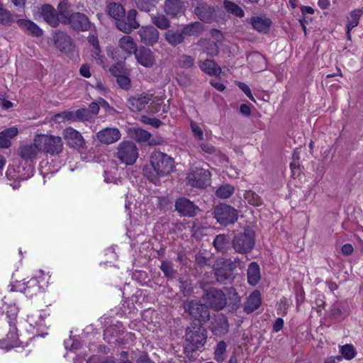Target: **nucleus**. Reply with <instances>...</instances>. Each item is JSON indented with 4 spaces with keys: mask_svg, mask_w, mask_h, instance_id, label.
<instances>
[{
    "mask_svg": "<svg viewBox=\"0 0 363 363\" xmlns=\"http://www.w3.org/2000/svg\"><path fill=\"white\" fill-rule=\"evenodd\" d=\"M175 210L183 216L194 217L200 211L199 206L185 197H180L175 201Z\"/></svg>",
    "mask_w": 363,
    "mask_h": 363,
    "instance_id": "2eb2a0df",
    "label": "nucleus"
},
{
    "mask_svg": "<svg viewBox=\"0 0 363 363\" xmlns=\"http://www.w3.org/2000/svg\"><path fill=\"white\" fill-rule=\"evenodd\" d=\"M231 245L235 252L241 255L250 253L255 246V232L252 228L246 226L242 232L234 235Z\"/></svg>",
    "mask_w": 363,
    "mask_h": 363,
    "instance_id": "7ed1b4c3",
    "label": "nucleus"
},
{
    "mask_svg": "<svg viewBox=\"0 0 363 363\" xmlns=\"http://www.w3.org/2000/svg\"><path fill=\"white\" fill-rule=\"evenodd\" d=\"M195 60L193 57L188 55H181L177 60L178 65L181 68L189 69L194 66Z\"/></svg>",
    "mask_w": 363,
    "mask_h": 363,
    "instance_id": "603ef678",
    "label": "nucleus"
},
{
    "mask_svg": "<svg viewBox=\"0 0 363 363\" xmlns=\"http://www.w3.org/2000/svg\"><path fill=\"white\" fill-rule=\"evenodd\" d=\"M247 282L251 286H256L261 279L260 267L256 262L249 264L247 270Z\"/></svg>",
    "mask_w": 363,
    "mask_h": 363,
    "instance_id": "7c9ffc66",
    "label": "nucleus"
},
{
    "mask_svg": "<svg viewBox=\"0 0 363 363\" xmlns=\"http://www.w3.org/2000/svg\"><path fill=\"white\" fill-rule=\"evenodd\" d=\"M40 13L45 21L50 26L56 28L59 26L60 17L58 16L57 11L50 4L43 5Z\"/></svg>",
    "mask_w": 363,
    "mask_h": 363,
    "instance_id": "a878e982",
    "label": "nucleus"
},
{
    "mask_svg": "<svg viewBox=\"0 0 363 363\" xmlns=\"http://www.w3.org/2000/svg\"><path fill=\"white\" fill-rule=\"evenodd\" d=\"M207 340V330L203 324L191 322L186 328L185 332L184 352L188 355L203 347Z\"/></svg>",
    "mask_w": 363,
    "mask_h": 363,
    "instance_id": "f03ea898",
    "label": "nucleus"
},
{
    "mask_svg": "<svg viewBox=\"0 0 363 363\" xmlns=\"http://www.w3.org/2000/svg\"><path fill=\"white\" fill-rule=\"evenodd\" d=\"M69 4L65 0L60 1L57 6V14L60 17V22L65 24V21H67L69 18L72 16V13L69 9Z\"/></svg>",
    "mask_w": 363,
    "mask_h": 363,
    "instance_id": "ea45409f",
    "label": "nucleus"
},
{
    "mask_svg": "<svg viewBox=\"0 0 363 363\" xmlns=\"http://www.w3.org/2000/svg\"><path fill=\"white\" fill-rule=\"evenodd\" d=\"M138 35L140 38V41L150 46H152L159 40L160 33L157 28L152 26H143L138 30Z\"/></svg>",
    "mask_w": 363,
    "mask_h": 363,
    "instance_id": "412c9836",
    "label": "nucleus"
},
{
    "mask_svg": "<svg viewBox=\"0 0 363 363\" xmlns=\"http://www.w3.org/2000/svg\"><path fill=\"white\" fill-rule=\"evenodd\" d=\"M225 297L227 298V307L229 312L236 311L240 306L241 298L234 287H224Z\"/></svg>",
    "mask_w": 363,
    "mask_h": 363,
    "instance_id": "b1692460",
    "label": "nucleus"
},
{
    "mask_svg": "<svg viewBox=\"0 0 363 363\" xmlns=\"http://www.w3.org/2000/svg\"><path fill=\"white\" fill-rule=\"evenodd\" d=\"M174 159L166 153L154 151L150 155V164L143 169L144 177L155 185L160 184V178L169 174L174 169Z\"/></svg>",
    "mask_w": 363,
    "mask_h": 363,
    "instance_id": "f257e3e1",
    "label": "nucleus"
},
{
    "mask_svg": "<svg viewBox=\"0 0 363 363\" xmlns=\"http://www.w3.org/2000/svg\"><path fill=\"white\" fill-rule=\"evenodd\" d=\"M184 37L199 36L203 31V25L200 22H194L185 25L182 29Z\"/></svg>",
    "mask_w": 363,
    "mask_h": 363,
    "instance_id": "f704fd0d",
    "label": "nucleus"
},
{
    "mask_svg": "<svg viewBox=\"0 0 363 363\" xmlns=\"http://www.w3.org/2000/svg\"><path fill=\"white\" fill-rule=\"evenodd\" d=\"M77 121H88L90 118V111L87 108H79L74 111Z\"/></svg>",
    "mask_w": 363,
    "mask_h": 363,
    "instance_id": "4d7b16f0",
    "label": "nucleus"
},
{
    "mask_svg": "<svg viewBox=\"0 0 363 363\" xmlns=\"http://www.w3.org/2000/svg\"><path fill=\"white\" fill-rule=\"evenodd\" d=\"M213 270L216 281L220 284H230L236 277L234 264L230 258L217 259L213 264Z\"/></svg>",
    "mask_w": 363,
    "mask_h": 363,
    "instance_id": "20e7f679",
    "label": "nucleus"
},
{
    "mask_svg": "<svg viewBox=\"0 0 363 363\" xmlns=\"http://www.w3.org/2000/svg\"><path fill=\"white\" fill-rule=\"evenodd\" d=\"M35 141L42 152L52 156L58 155L63 150V142L60 136L40 134L35 137Z\"/></svg>",
    "mask_w": 363,
    "mask_h": 363,
    "instance_id": "423d86ee",
    "label": "nucleus"
},
{
    "mask_svg": "<svg viewBox=\"0 0 363 363\" xmlns=\"http://www.w3.org/2000/svg\"><path fill=\"white\" fill-rule=\"evenodd\" d=\"M164 37L167 42L172 46H177L184 42V37L182 30H167L164 33Z\"/></svg>",
    "mask_w": 363,
    "mask_h": 363,
    "instance_id": "473e14b6",
    "label": "nucleus"
},
{
    "mask_svg": "<svg viewBox=\"0 0 363 363\" xmlns=\"http://www.w3.org/2000/svg\"><path fill=\"white\" fill-rule=\"evenodd\" d=\"M244 197L247 203L254 206H261L263 201L261 197L253 191H247L245 193Z\"/></svg>",
    "mask_w": 363,
    "mask_h": 363,
    "instance_id": "de8ad7c7",
    "label": "nucleus"
},
{
    "mask_svg": "<svg viewBox=\"0 0 363 363\" xmlns=\"http://www.w3.org/2000/svg\"><path fill=\"white\" fill-rule=\"evenodd\" d=\"M226 343L224 342V341H220L217 345H216V350H215V359L218 362H223L225 357H224V354H225V352L226 350Z\"/></svg>",
    "mask_w": 363,
    "mask_h": 363,
    "instance_id": "864d4df0",
    "label": "nucleus"
},
{
    "mask_svg": "<svg viewBox=\"0 0 363 363\" xmlns=\"http://www.w3.org/2000/svg\"><path fill=\"white\" fill-rule=\"evenodd\" d=\"M199 45L202 51L210 57H215L219 53V48L216 42L207 39H201Z\"/></svg>",
    "mask_w": 363,
    "mask_h": 363,
    "instance_id": "72a5a7b5",
    "label": "nucleus"
},
{
    "mask_svg": "<svg viewBox=\"0 0 363 363\" xmlns=\"http://www.w3.org/2000/svg\"><path fill=\"white\" fill-rule=\"evenodd\" d=\"M138 11L135 9H130L118 21L115 22L116 27L125 34H130L133 30L140 27V23L137 20Z\"/></svg>",
    "mask_w": 363,
    "mask_h": 363,
    "instance_id": "f8f14e48",
    "label": "nucleus"
},
{
    "mask_svg": "<svg viewBox=\"0 0 363 363\" xmlns=\"http://www.w3.org/2000/svg\"><path fill=\"white\" fill-rule=\"evenodd\" d=\"M191 128L194 135L199 140L203 139V133L202 129L195 123L191 122Z\"/></svg>",
    "mask_w": 363,
    "mask_h": 363,
    "instance_id": "680f3d73",
    "label": "nucleus"
},
{
    "mask_svg": "<svg viewBox=\"0 0 363 363\" xmlns=\"http://www.w3.org/2000/svg\"><path fill=\"white\" fill-rule=\"evenodd\" d=\"M184 311L199 324H205L211 318L208 306L199 301L191 300L183 303Z\"/></svg>",
    "mask_w": 363,
    "mask_h": 363,
    "instance_id": "0eeeda50",
    "label": "nucleus"
},
{
    "mask_svg": "<svg viewBox=\"0 0 363 363\" xmlns=\"http://www.w3.org/2000/svg\"><path fill=\"white\" fill-rule=\"evenodd\" d=\"M16 172L18 174V179L22 180L27 179L33 175V168L30 164L18 165L16 167Z\"/></svg>",
    "mask_w": 363,
    "mask_h": 363,
    "instance_id": "a18cd8bd",
    "label": "nucleus"
},
{
    "mask_svg": "<svg viewBox=\"0 0 363 363\" xmlns=\"http://www.w3.org/2000/svg\"><path fill=\"white\" fill-rule=\"evenodd\" d=\"M232 239L227 234L217 235L213 242V245L218 252L225 253L229 249Z\"/></svg>",
    "mask_w": 363,
    "mask_h": 363,
    "instance_id": "c85d7f7f",
    "label": "nucleus"
},
{
    "mask_svg": "<svg viewBox=\"0 0 363 363\" xmlns=\"http://www.w3.org/2000/svg\"><path fill=\"white\" fill-rule=\"evenodd\" d=\"M79 73L82 76L86 78H89L91 77V72L89 70V66L88 64H84L81 66L79 69Z\"/></svg>",
    "mask_w": 363,
    "mask_h": 363,
    "instance_id": "69168bd1",
    "label": "nucleus"
},
{
    "mask_svg": "<svg viewBox=\"0 0 363 363\" xmlns=\"http://www.w3.org/2000/svg\"><path fill=\"white\" fill-rule=\"evenodd\" d=\"M262 303L261 294L259 291H254L247 298L244 304V311L250 314L256 311Z\"/></svg>",
    "mask_w": 363,
    "mask_h": 363,
    "instance_id": "bb28decb",
    "label": "nucleus"
},
{
    "mask_svg": "<svg viewBox=\"0 0 363 363\" xmlns=\"http://www.w3.org/2000/svg\"><path fill=\"white\" fill-rule=\"evenodd\" d=\"M223 8L228 13L236 17L242 18L245 16L244 10L238 4L231 1L224 0Z\"/></svg>",
    "mask_w": 363,
    "mask_h": 363,
    "instance_id": "58836bf2",
    "label": "nucleus"
},
{
    "mask_svg": "<svg viewBox=\"0 0 363 363\" xmlns=\"http://www.w3.org/2000/svg\"><path fill=\"white\" fill-rule=\"evenodd\" d=\"M15 16L11 14V12L0 6V23L4 26L11 25L15 21Z\"/></svg>",
    "mask_w": 363,
    "mask_h": 363,
    "instance_id": "09e8293b",
    "label": "nucleus"
},
{
    "mask_svg": "<svg viewBox=\"0 0 363 363\" xmlns=\"http://www.w3.org/2000/svg\"><path fill=\"white\" fill-rule=\"evenodd\" d=\"M362 10L355 9L350 13L351 19L348 21L347 23V33L349 34L351 30L354 27L357 26L359 20L362 15Z\"/></svg>",
    "mask_w": 363,
    "mask_h": 363,
    "instance_id": "37998d69",
    "label": "nucleus"
},
{
    "mask_svg": "<svg viewBox=\"0 0 363 363\" xmlns=\"http://www.w3.org/2000/svg\"><path fill=\"white\" fill-rule=\"evenodd\" d=\"M63 136L68 145L74 149L79 150L85 146V141L81 133L71 127L63 130Z\"/></svg>",
    "mask_w": 363,
    "mask_h": 363,
    "instance_id": "aec40b11",
    "label": "nucleus"
},
{
    "mask_svg": "<svg viewBox=\"0 0 363 363\" xmlns=\"http://www.w3.org/2000/svg\"><path fill=\"white\" fill-rule=\"evenodd\" d=\"M119 48L124 50L128 55L135 54L137 48L132 37L129 35L123 36L118 42Z\"/></svg>",
    "mask_w": 363,
    "mask_h": 363,
    "instance_id": "c9c22d12",
    "label": "nucleus"
},
{
    "mask_svg": "<svg viewBox=\"0 0 363 363\" xmlns=\"http://www.w3.org/2000/svg\"><path fill=\"white\" fill-rule=\"evenodd\" d=\"M116 82L118 85L124 90H128L130 88V79L128 77L119 74L117 76Z\"/></svg>",
    "mask_w": 363,
    "mask_h": 363,
    "instance_id": "6e6d98bb",
    "label": "nucleus"
},
{
    "mask_svg": "<svg viewBox=\"0 0 363 363\" xmlns=\"http://www.w3.org/2000/svg\"><path fill=\"white\" fill-rule=\"evenodd\" d=\"M65 25L70 26L73 30L77 32L87 31L91 28L89 18L80 12L72 13L67 21H65Z\"/></svg>",
    "mask_w": 363,
    "mask_h": 363,
    "instance_id": "ddd939ff",
    "label": "nucleus"
},
{
    "mask_svg": "<svg viewBox=\"0 0 363 363\" xmlns=\"http://www.w3.org/2000/svg\"><path fill=\"white\" fill-rule=\"evenodd\" d=\"M176 79L180 86L184 87L189 86L191 83L190 77L183 72L177 74Z\"/></svg>",
    "mask_w": 363,
    "mask_h": 363,
    "instance_id": "5fc2aeb1",
    "label": "nucleus"
},
{
    "mask_svg": "<svg viewBox=\"0 0 363 363\" xmlns=\"http://www.w3.org/2000/svg\"><path fill=\"white\" fill-rule=\"evenodd\" d=\"M18 312V307L15 304L8 306L6 314L9 318V321H12V322L16 323V319L17 317Z\"/></svg>",
    "mask_w": 363,
    "mask_h": 363,
    "instance_id": "13d9d810",
    "label": "nucleus"
},
{
    "mask_svg": "<svg viewBox=\"0 0 363 363\" xmlns=\"http://www.w3.org/2000/svg\"><path fill=\"white\" fill-rule=\"evenodd\" d=\"M55 46L62 52L72 55L75 51V45L71 37L66 33L57 31L54 37Z\"/></svg>",
    "mask_w": 363,
    "mask_h": 363,
    "instance_id": "4468645a",
    "label": "nucleus"
},
{
    "mask_svg": "<svg viewBox=\"0 0 363 363\" xmlns=\"http://www.w3.org/2000/svg\"><path fill=\"white\" fill-rule=\"evenodd\" d=\"M342 252L345 255H350L353 251L354 248L353 246L350 243H346L342 245Z\"/></svg>",
    "mask_w": 363,
    "mask_h": 363,
    "instance_id": "338daca9",
    "label": "nucleus"
},
{
    "mask_svg": "<svg viewBox=\"0 0 363 363\" xmlns=\"http://www.w3.org/2000/svg\"><path fill=\"white\" fill-rule=\"evenodd\" d=\"M9 331L6 335V340L8 342L9 347H17L18 345V335L15 322L9 321Z\"/></svg>",
    "mask_w": 363,
    "mask_h": 363,
    "instance_id": "4c0bfd02",
    "label": "nucleus"
},
{
    "mask_svg": "<svg viewBox=\"0 0 363 363\" xmlns=\"http://www.w3.org/2000/svg\"><path fill=\"white\" fill-rule=\"evenodd\" d=\"M18 133V128L11 127L6 128L0 133V147L8 148L11 146V140Z\"/></svg>",
    "mask_w": 363,
    "mask_h": 363,
    "instance_id": "2f4dec72",
    "label": "nucleus"
},
{
    "mask_svg": "<svg viewBox=\"0 0 363 363\" xmlns=\"http://www.w3.org/2000/svg\"><path fill=\"white\" fill-rule=\"evenodd\" d=\"M218 6L200 1L197 2L194 7V12L200 21L206 23H211L218 20Z\"/></svg>",
    "mask_w": 363,
    "mask_h": 363,
    "instance_id": "9b49d317",
    "label": "nucleus"
},
{
    "mask_svg": "<svg viewBox=\"0 0 363 363\" xmlns=\"http://www.w3.org/2000/svg\"><path fill=\"white\" fill-rule=\"evenodd\" d=\"M134 55L137 62L144 67L150 68L155 64L154 53L148 48L140 46Z\"/></svg>",
    "mask_w": 363,
    "mask_h": 363,
    "instance_id": "6ab92c4d",
    "label": "nucleus"
},
{
    "mask_svg": "<svg viewBox=\"0 0 363 363\" xmlns=\"http://www.w3.org/2000/svg\"><path fill=\"white\" fill-rule=\"evenodd\" d=\"M163 9L170 18H179L184 15L186 6L182 0H164Z\"/></svg>",
    "mask_w": 363,
    "mask_h": 363,
    "instance_id": "f3484780",
    "label": "nucleus"
},
{
    "mask_svg": "<svg viewBox=\"0 0 363 363\" xmlns=\"http://www.w3.org/2000/svg\"><path fill=\"white\" fill-rule=\"evenodd\" d=\"M17 24L26 33L34 37H40L43 35V30L34 22L27 19L17 20Z\"/></svg>",
    "mask_w": 363,
    "mask_h": 363,
    "instance_id": "cd10ccee",
    "label": "nucleus"
},
{
    "mask_svg": "<svg viewBox=\"0 0 363 363\" xmlns=\"http://www.w3.org/2000/svg\"><path fill=\"white\" fill-rule=\"evenodd\" d=\"M235 188L233 186L230 184H224L219 186L215 194L218 198L220 199H228L234 193Z\"/></svg>",
    "mask_w": 363,
    "mask_h": 363,
    "instance_id": "79ce46f5",
    "label": "nucleus"
},
{
    "mask_svg": "<svg viewBox=\"0 0 363 363\" xmlns=\"http://www.w3.org/2000/svg\"><path fill=\"white\" fill-rule=\"evenodd\" d=\"M208 262L209 259L204 256L203 253L199 252L195 256V264H196L200 268L210 265Z\"/></svg>",
    "mask_w": 363,
    "mask_h": 363,
    "instance_id": "bf43d9fd",
    "label": "nucleus"
},
{
    "mask_svg": "<svg viewBox=\"0 0 363 363\" xmlns=\"http://www.w3.org/2000/svg\"><path fill=\"white\" fill-rule=\"evenodd\" d=\"M203 298L206 304L215 311H222L227 304L224 291L216 288H211L203 294Z\"/></svg>",
    "mask_w": 363,
    "mask_h": 363,
    "instance_id": "9d476101",
    "label": "nucleus"
},
{
    "mask_svg": "<svg viewBox=\"0 0 363 363\" xmlns=\"http://www.w3.org/2000/svg\"><path fill=\"white\" fill-rule=\"evenodd\" d=\"M121 138V133L117 128L107 127L103 128L96 133L97 140L104 145H111L118 141Z\"/></svg>",
    "mask_w": 363,
    "mask_h": 363,
    "instance_id": "a211bd4d",
    "label": "nucleus"
},
{
    "mask_svg": "<svg viewBox=\"0 0 363 363\" xmlns=\"http://www.w3.org/2000/svg\"><path fill=\"white\" fill-rule=\"evenodd\" d=\"M340 351L342 358L344 357L347 360L353 359L357 354L354 347L351 344H346L342 346Z\"/></svg>",
    "mask_w": 363,
    "mask_h": 363,
    "instance_id": "8fccbe9b",
    "label": "nucleus"
},
{
    "mask_svg": "<svg viewBox=\"0 0 363 363\" xmlns=\"http://www.w3.org/2000/svg\"><path fill=\"white\" fill-rule=\"evenodd\" d=\"M199 67L203 72L211 76H218L221 73L220 67L212 60L199 61Z\"/></svg>",
    "mask_w": 363,
    "mask_h": 363,
    "instance_id": "c756f323",
    "label": "nucleus"
},
{
    "mask_svg": "<svg viewBox=\"0 0 363 363\" xmlns=\"http://www.w3.org/2000/svg\"><path fill=\"white\" fill-rule=\"evenodd\" d=\"M214 218L221 225L234 224L238 218V211L225 203H220L213 210Z\"/></svg>",
    "mask_w": 363,
    "mask_h": 363,
    "instance_id": "6e6552de",
    "label": "nucleus"
},
{
    "mask_svg": "<svg viewBox=\"0 0 363 363\" xmlns=\"http://www.w3.org/2000/svg\"><path fill=\"white\" fill-rule=\"evenodd\" d=\"M136 7L141 11L149 12L160 0H134Z\"/></svg>",
    "mask_w": 363,
    "mask_h": 363,
    "instance_id": "49530a36",
    "label": "nucleus"
},
{
    "mask_svg": "<svg viewBox=\"0 0 363 363\" xmlns=\"http://www.w3.org/2000/svg\"><path fill=\"white\" fill-rule=\"evenodd\" d=\"M131 137L138 142H146L150 138L151 135L148 131L136 128L131 133Z\"/></svg>",
    "mask_w": 363,
    "mask_h": 363,
    "instance_id": "3c124183",
    "label": "nucleus"
},
{
    "mask_svg": "<svg viewBox=\"0 0 363 363\" xmlns=\"http://www.w3.org/2000/svg\"><path fill=\"white\" fill-rule=\"evenodd\" d=\"M160 268L167 278L173 279L175 277L177 270L174 269L173 264L171 261H162Z\"/></svg>",
    "mask_w": 363,
    "mask_h": 363,
    "instance_id": "c03bdc74",
    "label": "nucleus"
},
{
    "mask_svg": "<svg viewBox=\"0 0 363 363\" xmlns=\"http://www.w3.org/2000/svg\"><path fill=\"white\" fill-rule=\"evenodd\" d=\"M152 96L149 94H136L128 100V105L131 111L138 112L144 109L151 101Z\"/></svg>",
    "mask_w": 363,
    "mask_h": 363,
    "instance_id": "393cba45",
    "label": "nucleus"
},
{
    "mask_svg": "<svg viewBox=\"0 0 363 363\" xmlns=\"http://www.w3.org/2000/svg\"><path fill=\"white\" fill-rule=\"evenodd\" d=\"M239 87L242 89V91L246 94V96L250 99L251 100H254L253 96L251 93V90L250 87L243 82H240Z\"/></svg>",
    "mask_w": 363,
    "mask_h": 363,
    "instance_id": "0e129e2a",
    "label": "nucleus"
},
{
    "mask_svg": "<svg viewBox=\"0 0 363 363\" xmlns=\"http://www.w3.org/2000/svg\"><path fill=\"white\" fill-rule=\"evenodd\" d=\"M151 18L152 23L161 30H168L170 27V21L164 14L157 13Z\"/></svg>",
    "mask_w": 363,
    "mask_h": 363,
    "instance_id": "a19ab883",
    "label": "nucleus"
},
{
    "mask_svg": "<svg viewBox=\"0 0 363 363\" xmlns=\"http://www.w3.org/2000/svg\"><path fill=\"white\" fill-rule=\"evenodd\" d=\"M186 180L187 185L191 187L204 189L210 184L211 172L208 169L195 167L187 174Z\"/></svg>",
    "mask_w": 363,
    "mask_h": 363,
    "instance_id": "1a4fd4ad",
    "label": "nucleus"
},
{
    "mask_svg": "<svg viewBox=\"0 0 363 363\" xmlns=\"http://www.w3.org/2000/svg\"><path fill=\"white\" fill-rule=\"evenodd\" d=\"M284 326V320L281 318H278L276 319L274 323L273 324L272 330L273 332L277 333L280 331Z\"/></svg>",
    "mask_w": 363,
    "mask_h": 363,
    "instance_id": "e2e57ef3",
    "label": "nucleus"
},
{
    "mask_svg": "<svg viewBox=\"0 0 363 363\" xmlns=\"http://www.w3.org/2000/svg\"><path fill=\"white\" fill-rule=\"evenodd\" d=\"M247 21L252 25L254 30L264 34L269 33L272 25V20L264 16H252Z\"/></svg>",
    "mask_w": 363,
    "mask_h": 363,
    "instance_id": "5701e85b",
    "label": "nucleus"
},
{
    "mask_svg": "<svg viewBox=\"0 0 363 363\" xmlns=\"http://www.w3.org/2000/svg\"><path fill=\"white\" fill-rule=\"evenodd\" d=\"M208 328L216 336L221 337L226 335L229 331L228 318L222 313L215 315Z\"/></svg>",
    "mask_w": 363,
    "mask_h": 363,
    "instance_id": "dca6fc26",
    "label": "nucleus"
},
{
    "mask_svg": "<svg viewBox=\"0 0 363 363\" xmlns=\"http://www.w3.org/2000/svg\"><path fill=\"white\" fill-rule=\"evenodd\" d=\"M138 148L131 140H123L116 147L114 157L126 166L133 165L138 158Z\"/></svg>",
    "mask_w": 363,
    "mask_h": 363,
    "instance_id": "39448f33",
    "label": "nucleus"
},
{
    "mask_svg": "<svg viewBox=\"0 0 363 363\" xmlns=\"http://www.w3.org/2000/svg\"><path fill=\"white\" fill-rule=\"evenodd\" d=\"M199 147L203 152L208 155H216L218 152L213 145L208 143H203L200 144Z\"/></svg>",
    "mask_w": 363,
    "mask_h": 363,
    "instance_id": "052dcab7",
    "label": "nucleus"
},
{
    "mask_svg": "<svg viewBox=\"0 0 363 363\" xmlns=\"http://www.w3.org/2000/svg\"><path fill=\"white\" fill-rule=\"evenodd\" d=\"M304 291L303 289L301 286H299L296 290V300L297 303H302L304 301Z\"/></svg>",
    "mask_w": 363,
    "mask_h": 363,
    "instance_id": "774afa93",
    "label": "nucleus"
},
{
    "mask_svg": "<svg viewBox=\"0 0 363 363\" xmlns=\"http://www.w3.org/2000/svg\"><path fill=\"white\" fill-rule=\"evenodd\" d=\"M40 151H41L40 145L34 140L33 143L21 145L18 149V155L26 162H31L36 158Z\"/></svg>",
    "mask_w": 363,
    "mask_h": 363,
    "instance_id": "4be33fe9",
    "label": "nucleus"
},
{
    "mask_svg": "<svg viewBox=\"0 0 363 363\" xmlns=\"http://www.w3.org/2000/svg\"><path fill=\"white\" fill-rule=\"evenodd\" d=\"M125 9L123 6L116 2H111L107 6V12L108 15L118 21L125 14Z\"/></svg>",
    "mask_w": 363,
    "mask_h": 363,
    "instance_id": "e433bc0d",
    "label": "nucleus"
}]
</instances>
